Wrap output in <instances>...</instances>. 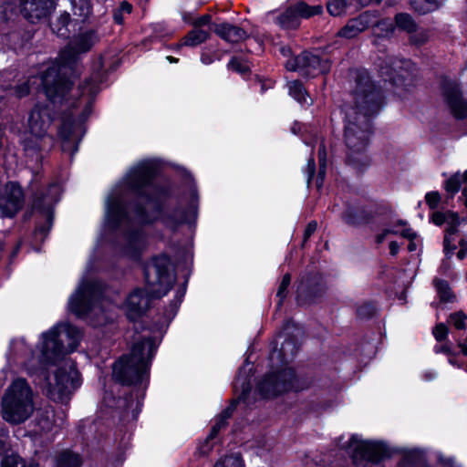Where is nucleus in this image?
Here are the masks:
<instances>
[{
  "label": "nucleus",
  "instance_id": "412c9836",
  "mask_svg": "<svg viewBox=\"0 0 467 467\" xmlns=\"http://www.w3.org/2000/svg\"><path fill=\"white\" fill-rule=\"evenodd\" d=\"M321 277L314 275L312 277L302 278L297 285V296L296 299L298 304L303 305L310 302L313 296L318 292L322 291L321 287H317L320 285Z\"/></svg>",
  "mask_w": 467,
  "mask_h": 467
},
{
  "label": "nucleus",
  "instance_id": "09e8293b",
  "mask_svg": "<svg viewBox=\"0 0 467 467\" xmlns=\"http://www.w3.org/2000/svg\"><path fill=\"white\" fill-rule=\"evenodd\" d=\"M228 67L240 73H245L249 70V65L238 57H233L228 63Z\"/></svg>",
  "mask_w": 467,
  "mask_h": 467
},
{
  "label": "nucleus",
  "instance_id": "49530a36",
  "mask_svg": "<svg viewBox=\"0 0 467 467\" xmlns=\"http://www.w3.org/2000/svg\"><path fill=\"white\" fill-rule=\"evenodd\" d=\"M2 467H26V463L21 457L12 454L4 458Z\"/></svg>",
  "mask_w": 467,
  "mask_h": 467
},
{
  "label": "nucleus",
  "instance_id": "2eb2a0df",
  "mask_svg": "<svg viewBox=\"0 0 467 467\" xmlns=\"http://www.w3.org/2000/svg\"><path fill=\"white\" fill-rule=\"evenodd\" d=\"M431 221L434 224L440 226L442 224H446L445 229V237L443 241L444 244V252L446 254V257L449 259L452 256L456 246L452 244L453 240L451 238V235L461 233L462 228L467 225V221L460 220L457 213L452 212H435L432 213Z\"/></svg>",
  "mask_w": 467,
  "mask_h": 467
},
{
  "label": "nucleus",
  "instance_id": "680f3d73",
  "mask_svg": "<svg viewBox=\"0 0 467 467\" xmlns=\"http://www.w3.org/2000/svg\"><path fill=\"white\" fill-rule=\"evenodd\" d=\"M317 223L315 221L310 222L304 233V242H306L317 230Z\"/></svg>",
  "mask_w": 467,
  "mask_h": 467
},
{
  "label": "nucleus",
  "instance_id": "69168bd1",
  "mask_svg": "<svg viewBox=\"0 0 467 467\" xmlns=\"http://www.w3.org/2000/svg\"><path fill=\"white\" fill-rule=\"evenodd\" d=\"M415 239H416V234L410 233V252L417 250L418 245H421L420 241L417 240V242H416Z\"/></svg>",
  "mask_w": 467,
  "mask_h": 467
},
{
  "label": "nucleus",
  "instance_id": "7c9ffc66",
  "mask_svg": "<svg viewBox=\"0 0 467 467\" xmlns=\"http://www.w3.org/2000/svg\"><path fill=\"white\" fill-rule=\"evenodd\" d=\"M70 2L74 16H78L81 21L89 16L91 7L88 0H70Z\"/></svg>",
  "mask_w": 467,
  "mask_h": 467
},
{
  "label": "nucleus",
  "instance_id": "37998d69",
  "mask_svg": "<svg viewBox=\"0 0 467 467\" xmlns=\"http://www.w3.org/2000/svg\"><path fill=\"white\" fill-rule=\"evenodd\" d=\"M342 219L345 223L350 225H357L362 223L363 218L361 213L356 212L354 209H348L342 215Z\"/></svg>",
  "mask_w": 467,
  "mask_h": 467
},
{
  "label": "nucleus",
  "instance_id": "13d9d810",
  "mask_svg": "<svg viewBox=\"0 0 467 467\" xmlns=\"http://www.w3.org/2000/svg\"><path fill=\"white\" fill-rule=\"evenodd\" d=\"M212 21V16L210 15H203L196 19H194L192 25L195 28H201L203 26L209 25Z\"/></svg>",
  "mask_w": 467,
  "mask_h": 467
},
{
  "label": "nucleus",
  "instance_id": "c03bdc74",
  "mask_svg": "<svg viewBox=\"0 0 467 467\" xmlns=\"http://www.w3.org/2000/svg\"><path fill=\"white\" fill-rule=\"evenodd\" d=\"M450 322L457 329H464L466 327L467 316L462 312H455L450 315Z\"/></svg>",
  "mask_w": 467,
  "mask_h": 467
},
{
  "label": "nucleus",
  "instance_id": "de8ad7c7",
  "mask_svg": "<svg viewBox=\"0 0 467 467\" xmlns=\"http://www.w3.org/2000/svg\"><path fill=\"white\" fill-rule=\"evenodd\" d=\"M410 467L413 465H418L419 467H423L426 462L425 455L422 451L417 449H410Z\"/></svg>",
  "mask_w": 467,
  "mask_h": 467
},
{
  "label": "nucleus",
  "instance_id": "473e14b6",
  "mask_svg": "<svg viewBox=\"0 0 467 467\" xmlns=\"http://www.w3.org/2000/svg\"><path fill=\"white\" fill-rule=\"evenodd\" d=\"M408 283V276L405 270L400 271L393 280L395 294L400 300L406 298V288Z\"/></svg>",
  "mask_w": 467,
  "mask_h": 467
},
{
  "label": "nucleus",
  "instance_id": "4d7b16f0",
  "mask_svg": "<svg viewBox=\"0 0 467 467\" xmlns=\"http://www.w3.org/2000/svg\"><path fill=\"white\" fill-rule=\"evenodd\" d=\"M425 199H426V202L429 204V206L431 209H434V208H436L438 206V204L440 202V200H441V197H440V194L438 192H432L427 193Z\"/></svg>",
  "mask_w": 467,
  "mask_h": 467
},
{
  "label": "nucleus",
  "instance_id": "b1692460",
  "mask_svg": "<svg viewBox=\"0 0 467 467\" xmlns=\"http://www.w3.org/2000/svg\"><path fill=\"white\" fill-rule=\"evenodd\" d=\"M210 37V32L202 28L191 30L182 40L181 45L186 47H196L205 42Z\"/></svg>",
  "mask_w": 467,
  "mask_h": 467
},
{
  "label": "nucleus",
  "instance_id": "338daca9",
  "mask_svg": "<svg viewBox=\"0 0 467 467\" xmlns=\"http://www.w3.org/2000/svg\"><path fill=\"white\" fill-rule=\"evenodd\" d=\"M399 247H400V245L397 243V241H395V240H390L389 241V253H390V254H392V255L397 254Z\"/></svg>",
  "mask_w": 467,
  "mask_h": 467
},
{
  "label": "nucleus",
  "instance_id": "a878e982",
  "mask_svg": "<svg viewBox=\"0 0 467 467\" xmlns=\"http://www.w3.org/2000/svg\"><path fill=\"white\" fill-rule=\"evenodd\" d=\"M433 285L438 294V296L441 302H454L456 296L454 293L451 291V288L446 280L435 278L433 280Z\"/></svg>",
  "mask_w": 467,
  "mask_h": 467
},
{
  "label": "nucleus",
  "instance_id": "a18cd8bd",
  "mask_svg": "<svg viewBox=\"0 0 467 467\" xmlns=\"http://www.w3.org/2000/svg\"><path fill=\"white\" fill-rule=\"evenodd\" d=\"M448 327L443 323L437 324L432 329V335L439 343L445 341L448 337Z\"/></svg>",
  "mask_w": 467,
  "mask_h": 467
},
{
  "label": "nucleus",
  "instance_id": "423d86ee",
  "mask_svg": "<svg viewBox=\"0 0 467 467\" xmlns=\"http://www.w3.org/2000/svg\"><path fill=\"white\" fill-rule=\"evenodd\" d=\"M157 349L152 337L138 339L128 355L122 356L113 366V378L123 385L143 384L149 378L150 361Z\"/></svg>",
  "mask_w": 467,
  "mask_h": 467
},
{
  "label": "nucleus",
  "instance_id": "5fc2aeb1",
  "mask_svg": "<svg viewBox=\"0 0 467 467\" xmlns=\"http://www.w3.org/2000/svg\"><path fill=\"white\" fill-rule=\"evenodd\" d=\"M376 26L381 31H385V33H382L383 36H389L395 30L393 24L389 20H382L379 22Z\"/></svg>",
  "mask_w": 467,
  "mask_h": 467
},
{
  "label": "nucleus",
  "instance_id": "58836bf2",
  "mask_svg": "<svg viewBox=\"0 0 467 467\" xmlns=\"http://www.w3.org/2000/svg\"><path fill=\"white\" fill-rule=\"evenodd\" d=\"M373 17L374 16L371 13L364 12L358 17L350 19V22L356 30H358V32L360 34L372 24Z\"/></svg>",
  "mask_w": 467,
  "mask_h": 467
},
{
  "label": "nucleus",
  "instance_id": "774afa93",
  "mask_svg": "<svg viewBox=\"0 0 467 467\" xmlns=\"http://www.w3.org/2000/svg\"><path fill=\"white\" fill-rule=\"evenodd\" d=\"M132 10V6L130 4H129L128 2L124 1L121 3L120 5V7H119V11L121 13H127V14H130Z\"/></svg>",
  "mask_w": 467,
  "mask_h": 467
},
{
  "label": "nucleus",
  "instance_id": "bb28decb",
  "mask_svg": "<svg viewBox=\"0 0 467 467\" xmlns=\"http://www.w3.org/2000/svg\"><path fill=\"white\" fill-rule=\"evenodd\" d=\"M289 95L301 104H311L312 99L301 82L295 80L288 83Z\"/></svg>",
  "mask_w": 467,
  "mask_h": 467
},
{
  "label": "nucleus",
  "instance_id": "3c124183",
  "mask_svg": "<svg viewBox=\"0 0 467 467\" xmlns=\"http://www.w3.org/2000/svg\"><path fill=\"white\" fill-rule=\"evenodd\" d=\"M359 33L356 28L353 26L350 20L348 22V24L337 32V36L340 37H345L348 39L353 38L357 36Z\"/></svg>",
  "mask_w": 467,
  "mask_h": 467
},
{
  "label": "nucleus",
  "instance_id": "aec40b11",
  "mask_svg": "<svg viewBox=\"0 0 467 467\" xmlns=\"http://www.w3.org/2000/svg\"><path fill=\"white\" fill-rule=\"evenodd\" d=\"M192 202L187 212L181 209H176L171 213L161 215L162 223L170 227L176 228L183 223H190L195 219L197 214V194L194 191L192 192Z\"/></svg>",
  "mask_w": 467,
  "mask_h": 467
},
{
  "label": "nucleus",
  "instance_id": "f03ea898",
  "mask_svg": "<svg viewBox=\"0 0 467 467\" xmlns=\"http://www.w3.org/2000/svg\"><path fill=\"white\" fill-rule=\"evenodd\" d=\"M155 161L139 162L128 171L108 195L105 223L111 229L152 223L161 216V206L167 192L151 185L157 172Z\"/></svg>",
  "mask_w": 467,
  "mask_h": 467
},
{
  "label": "nucleus",
  "instance_id": "1a4fd4ad",
  "mask_svg": "<svg viewBox=\"0 0 467 467\" xmlns=\"http://www.w3.org/2000/svg\"><path fill=\"white\" fill-rule=\"evenodd\" d=\"M348 450L355 467H386L394 453L387 443L363 440L357 434L351 436Z\"/></svg>",
  "mask_w": 467,
  "mask_h": 467
},
{
  "label": "nucleus",
  "instance_id": "864d4df0",
  "mask_svg": "<svg viewBox=\"0 0 467 467\" xmlns=\"http://www.w3.org/2000/svg\"><path fill=\"white\" fill-rule=\"evenodd\" d=\"M395 29L398 28L402 31L409 30V16L405 13H400L395 16Z\"/></svg>",
  "mask_w": 467,
  "mask_h": 467
},
{
  "label": "nucleus",
  "instance_id": "c756f323",
  "mask_svg": "<svg viewBox=\"0 0 467 467\" xmlns=\"http://www.w3.org/2000/svg\"><path fill=\"white\" fill-rule=\"evenodd\" d=\"M297 351V347L296 343L292 339H285L280 349L276 352V355L281 358L282 362L287 363L296 355Z\"/></svg>",
  "mask_w": 467,
  "mask_h": 467
},
{
  "label": "nucleus",
  "instance_id": "5701e85b",
  "mask_svg": "<svg viewBox=\"0 0 467 467\" xmlns=\"http://www.w3.org/2000/svg\"><path fill=\"white\" fill-rule=\"evenodd\" d=\"M144 246L145 235L140 229L130 230L127 234V244L124 249L125 254L130 257H137Z\"/></svg>",
  "mask_w": 467,
  "mask_h": 467
},
{
  "label": "nucleus",
  "instance_id": "e2e57ef3",
  "mask_svg": "<svg viewBox=\"0 0 467 467\" xmlns=\"http://www.w3.org/2000/svg\"><path fill=\"white\" fill-rule=\"evenodd\" d=\"M460 250L457 253V257L460 260H462L467 255V239H461L460 241Z\"/></svg>",
  "mask_w": 467,
  "mask_h": 467
},
{
  "label": "nucleus",
  "instance_id": "0e129e2a",
  "mask_svg": "<svg viewBox=\"0 0 467 467\" xmlns=\"http://www.w3.org/2000/svg\"><path fill=\"white\" fill-rule=\"evenodd\" d=\"M7 438L8 431L5 429H0V451H4L5 449Z\"/></svg>",
  "mask_w": 467,
  "mask_h": 467
},
{
  "label": "nucleus",
  "instance_id": "4c0bfd02",
  "mask_svg": "<svg viewBox=\"0 0 467 467\" xmlns=\"http://www.w3.org/2000/svg\"><path fill=\"white\" fill-rule=\"evenodd\" d=\"M348 5V0H329L327 9L331 16H340L346 14Z\"/></svg>",
  "mask_w": 467,
  "mask_h": 467
},
{
  "label": "nucleus",
  "instance_id": "f8f14e48",
  "mask_svg": "<svg viewBox=\"0 0 467 467\" xmlns=\"http://www.w3.org/2000/svg\"><path fill=\"white\" fill-rule=\"evenodd\" d=\"M296 388L295 372L290 368H285L276 373L266 375L260 381L258 391L263 397L271 398Z\"/></svg>",
  "mask_w": 467,
  "mask_h": 467
},
{
  "label": "nucleus",
  "instance_id": "4be33fe9",
  "mask_svg": "<svg viewBox=\"0 0 467 467\" xmlns=\"http://www.w3.org/2000/svg\"><path fill=\"white\" fill-rule=\"evenodd\" d=\"M213 31L221 38L230 43H238L248 36L245 30L228 23L214 24Z\"/></svg>",
  "mask_w": 467,
  "mask_h": 467
},
{
  "label": "nucleus",
  "instance_id": "4468645a",
  "mask_svg": "<svg viewBox=\"0 0 467 467\" xmlns=\"http://www.w3.org/2000/svg\"><path fill=\"white\" fill-rule=\"evenodd\" d=\"M285 67L289 71H299L304 76L315 77L329 70L327 59L322 60L318 56L303 52L299 56L288 59Z\"/></svg>",
  "mask_w": 467,
  "mask_h": 467
},
{
  "label": "nucleus",
  "instance_id": "cd10ccee",
  "mask_svg": "<svg viewBox=\"0 0 467 467\" xmlns=\"http://www.w3.org/2000/svg\"><path fill=\"white\" fill-rule=\"evenodd\" d=\"M81 464L82 460L78 454L65 451L58 455L56 467H80Z\"/></svg>",
  "mask_w": 467,
  "mask_h": 467
},
{
  "label": "nucleus",
  "instance_id": "c9c22d12",
  "mask_svg": "<svg viewBox=\"0 0 467 467\" xmlns=\"http://www.w3.org/2000/svg\"><path fill=\"white\" fill-rule=\"evenodd\" d=\"M439 0H410V5L419 14H426L438 7Z\"/></svg>",
  "mask_w": 467,
  "mask_h": 467
},
{
  "label": "nucleus",
  "instance_id": "c85d7f7f",
  "mask_svg": "<svg viewBox=\"0 0 467 467\" xmlns=\"http://www.w3.org/2000/svg\"><path fill=\"white\" fill-rule=\"evenodd\" d=\"M2 74L0 73V90L7 91L10 95H14L16 99H21L27 96L30 92V79L16 86L15 88H9L5 86L2 81Z\"/></svg>",
  "mask_w": 467,
  "mask_h": 467
},
{
  "label": "nucleus",
  "instance_id": "9d476101",
  "mask_svg": "<svg viewBox=\"0 0 467 467\" xmlns=\"http://www.w3.org/2000/svg\"><path fill=\"white\" fill-rule=\"evenodd\" d=\"M101 284L97 281L82 280L76 292L69 297V310L79 317L102 312L99 305L102 297Z\"/></svg>",
  "mask_w": 467,
  "mask_h": 467
},
{
  "label": "nucleus",
  "instance_id": "0eeeda50",
  "mask_svg": "<svg viewBox=\"0 0 467 467\" xmlns=\"http://www.w3.org/2000/svg\"><path fill=\"white\" fill-rule=\"evenodd\" d=\"M2 418L12 425L27 420L35 411L34 395L23 379H17L6 389L2 399Z\"/></svg>",
  "mask_w": 467,
  "mask_h": 467
},
{
  "label": "nucleus",
  "instance_id": "393cba45",
  "mask_svg": "<svg viewBox=\"0 0 467 467\" xmlns=\"http://www.w3.org/2000/svg\"><path fill=\"white\" fill-rule=\"evenodd\" d=\"M36 421L42 431L47 432L52 431L55 424V412L53 409L47 408L39 410Z\"/></svg>",
  "mask_w": 467,
  "mask_h": 467
},
{
  "label": "nucleus",
  "instance_id": "72a5a7b5",
  "mask_svg": "<svg viewBox=\"0 0 467 467\" xmlns=\"http://www.w3.org/2000/svg\"><path fill=\"white\" fill-rule=\"evenodd\" d=\"M234 408L233 405L225 409L216 419L214 425L213 426L211 432L208 436V440L213 439L221 429L226 426L227 420L232 416Z\"/></svg>",
  "mask_w": 467,
  "mask_h": 467
},
{
  "label": "nucleus",
  "instance_id": "8fccbe9b",
  "mask_svg": "<svg viewBox=\"0 0 467 467\" xmlns=\"http://www.w3.org/2000/svg\"><path fill=\"white\" fill-rule=\"evenodd\" d=\"M290 282H291V275L289 274H285L282 278V281L279 285L277 294H276V296L280 299V304L286 296V291L290 285Z\"/></svg>",
  "mask_w": 467,
  "mask_h": 467
},
{
  "label": "nucleus",
  "instance_id": "f3484780",
  "mask_svg": "<svg viewBox=\"0 0 467 467\" xmlns=\"http://www.w3.org/2000/svg\"><path fill=\"white\" fill-rule=\"evenodd\" d=\"M24 194L16 182L7 183L0 192V212L4 216L13 217L22 207Z\"/></svg>",
  "mask_w": 467,
  "mask_h": 467
},
{
  "label": "nucleus",
  "instance_id": "f257e3e1",
  "mask_svg": "<svg viewBox=\"0 0 467 467\" xmlns=\"http://www.w3.org/2000/svg\"><path fill=\"white\" fill-rule=\"evenodd\" d=\"M99 41L94 31H87L75 36L60 52L58 58L51 62L41 73V83L47 98L54 105L65 106L57 136L63 152L72 157L78 149V143L85 134L84 122L91 113L92 99L99 92V85L103 80L102 62L92 76L85 79L72 93V80L79 77L82 66L80 56L88 52Z\"/></svg>",
  "mask_w": 467,
  "mask_h": 467
},
{
  "label": "nucleus",
  "instance_id": "39448f33",
  "mask_svg": "<svg viewBox=\"0 0 467 467\" xmlns=\"http://www.w3.org/2000/svg\"><path fill=\"white\" fill-rule=\"evenodd\" d=\"M145 288H135L126 298L124 306L130 319H136L150 307L152 299L165 296L172 286L175 276L171 271L168 256L155 257L144 267Z\"/></svg>",
  "mask_w": 467,
  "mask_h": 467
},
{
  "label": "nucleus",
  "instance_id": "bf43d9fd",
  "mask_svg": "<svg viewBox=\"0 0 467 467\" xmlns=\"http://www.w3.org/2000/svg\"><path fill=\"white\" fill-rule=\"evenodd\" d=\"M434 352L436 354H445V355H451V344L448 343V342H441L440 344H437L435 347H434Z\"/></svg>",
  "mask_w": 467,
  "mask_h": 467
},
{
  "label": "nucleus",
  "instance_id": "ddd939ff",
  "mask_svg": "<svg viewBox=\"0 0 467 467\" xmlns=\"http://www.w3.org/2000/svg\"><path fill=\"white\" fill-rule=\"evenodd\" d=\"M322 12L323 7L320 5H308L305 2H298L275 16L274 22L283 29H296L299 26L301 18H309Z\"/></svg>",
  "mask_w": 467,
  "mask_h": 467
},
{
  "label": "nucleus",
  "instance_id": "dca6fc26",
  "mask_svg": "<svg viewBox=\"0 0 467 467\" xmlns=\"http://www.w3.org/2000/svg\"><path fill=\"white\" fill-rule=\"evenodd\" d=\"M442 96L444 101L456 119L467 117V100L462 98L459 85L451 80H443Z\"/></svg>",
  "mask_w": 467,
  "mask_h": 467
},
{
  "label": "nucleus",
  "instance_id": "6ab92c4d",
  "mask_svg": "<svg viewBox=\"0 0 467 467\" xmlns=\"http://www.w3.org/2000/svg\"><path fill=\"white\" fill-rule=\"evenodd\" d=\"M55 9L53 0H23L21 13L31 23L47 18Z\"/></svg>",
  "mask_w": 467,
  "mask_h": 467
},
{
  "label": "nucleus",
  "instance_id": "603ef678",
  "mask_svg": "<svg viewBox=\"0 0 467 467\" xmlns=\"http://www.w3.org/2000/svg\"><path fill=\"white\" fill-rule=\"evenodd\" d=\"M376 312V307L373 304L365 303L358 307L357 313L362 318L370 317Z\"/></svg>",
  "mask_w": 467,
  "mask_h": 467
},
{
  "label": "nucleus",
  "instance_id": "7ed1b4c3",
  "mask_svg": "<svg viewBox=\"0 0 467 467\" xmlns=\"http://www.w3.org/2000/svg\"><path fill=\"white\" fill-rule=\"evenodd\" d=\"M352 100L344 107V140L347 147V163L362 170L370 163L368 155L371 135V118L382 106V96L366 70L355 72Z\"/></svg>",
  "mask_w": 467,
  "mask_h": 467
},
{
  "label": "nucleus",
  "instance_id": "ea45409f",
  "mask_svg": "<svg viewBox=\"0 0 467 467\" xmlns=\"http://www.w3.org/2000/svg\"><path fill=\"white\" fill-rule=\"evenodd\" d=\"M410 45H421L428 39V34L423 28H419L412 21H410Z\"/></svg>",
  "mask_w": 467,
  "mask_h": 467
},
{
  "label": "nucleus",
  "instance_id": "6e6d98bb",
  "mask_svg": "<svg viewBox=\"0 0 467 467\" xmlns=\"http://www.w3.org/2000/svg\"><path fill=\"white\" fill-rule=\"evenodd\" d=\"M239 388H241V394L238 398V400H244L247 394L250 392V384H249V382H246L245 379H244L241 382V387H239V379H237L234 383V389H235V390H238Z\"/></svg>",
  "mask_w": 467,
  "mask_h": 467
},
{
  "label": "nucleus",
  "instance_id": "2f4dec72",
  "mask_svg": "<svg viewBox=\"0 0 467 467\" xmlns=\"http://www.w3.org/2000/svg\"><path fill=\"white\" fill-rule=\"evenodd\" d=\"M70 21V16L68 13H62L57 19L56 22L51 24V29L57 36L66 37L68 35L67 25Z\"/></svg>",
  "mask_w": 467,
  "mask_h": 467
},
{
  "label": "nucleus",
  "instance_id": "6e6552de",
  "mask_svg": "<svg viewBox=\"0 0 467 467\" xmlns=\"http://www.w3.org/2000/svg\"><path fill=\"white\" fill-rule=\"evenodd\" d=\"M81 338L80 330L69 324H58L41 335L39 348L46 362L74 351Z\"/></svg>",
  "mask_w": 467,
  "mask_h": 467
},
{
  "label": "nucleus",
  "instance_id": "a211bd4d",
  "mask_svg": "<svg viewBox=\"0 0 467 467\" xmlns=\"http://www.w3.org/2000/svg\"><path fill=\"white\" fill-rule=\"evenodd\" d=\"M61 186L57 182L51 183L46 193H41L34 201V208L42 212L47 217V227H39L37 231L46 234L52 224V206L57 203L61 195Z\"/></svg>",
  "mask_w": 467,
  "mask_h": 467
},
{
  "label": "nucleus",
  "instance_id": "052dcab7",
  "mask_svg": "<svg viewBox=\"0 0 467 467\" xmlns=\"http://www.w3.org/2000/svg\"><path fill=\"white\" fill-rule=\"evenodd\" d=\"M316 171V164L315 160L313 158H310L307 161L306 167V172L307 174V183L310 182L314 173Z\"/></svg>",
  "mask_w": 467,
  "mask_h": 467
},
{
  "label": "nucleus",
  "instance_id": "79ce46f5",
  "mask_svg": "<svg viewBox=\"0 0 467 467\" xmlns=\"http://www.w3.org/2000/svg\"><path fill=\"white\" fill-rule=\"evenodd\" d=\"M319 172L317 180V187H321L326 174L327 161H326V151L325 148L319 149Z\"/></svg>",
  "mask_w": 467,
  "mask_h": 467
},
{
  "label": "nucleus",
  "instance_id": "9b49d317",
  "mask_svg": "<svg viewBox=\"0 0 467 467\" xmlns=\"http://www.w3.org/2000/svg\"><path fill=\"white\" fill-rule=\"evenodd\" d=\"M80 384V376L75 364L67 361L56 371L54 382L48 385L47 395L54 401L67 403Z\"/></svg>",
  "mask_w": 467,
  "mask_h": 467
},
{
  "label": "nucleus",
  "instance_id": "20e7f679",
  "mask_svg": "<svg viewBox=\"0 0 467 467\" xmlns=\"http://www.w3.org/2000/svg\"><path fill=\"white\" fill-rule=\"evenodd\" d=\"M52 122L53 115L49 106L37 103L28 113L26 130H22L17 124L10 125L9 130L16 136L27 162L41 163L45 152L54 147L55 139L48 133Z\"/></svg>",
  "mask_w": 467,
  "mask_h": 467
},
{
  "label": "nucleus",
  "instance_id": "f704fd0d",
  "mask_svg": "<svg viewBox=\"0 0 467 467\" xmlns=\"http://www.w3.org/2000/svg\"><path fill=\"white\" fill-rule=\"evenodd\" d=\"M392 235H400L402 238H407L409 237V230L404 224L393 228H386L381 234L377 235L376 242L380 244L384 240L389 239Z\"/></svg>",
  "mask_w": 467,
  "mask_h": 467
},
{
  "label": "nucleus",
  "instance_id": "e433bc0d",
  "mask_svg": "<svg viewBox=\"0 0 467 467\" xmlns=\"http://www.w3.org/2000/svg\"><path fill=\"white\" fill-rule=\"evenodd\" d=\"M10 348L15 356L26 357L32 354V348L26 344L24 337L13 339Z\"/></svg>",
  "mask_w": 467,
  "mask_h": 467
},
{
  "label": "nucleus",
  "instance_id": "a19ab883",
  "mask_svg": "<svg viewBox=\"0 0 467 467\" xmlns=\"http://www.w3.org/2000/svg\"><path fill=\"white\" fill-rule=\"evenodd\" d=\"M213 467H244V465L241 456L234 454L221 459Z\"/></svg>",
  "mask_w": 467,
  "mask_h": 467
}]
</instances>
